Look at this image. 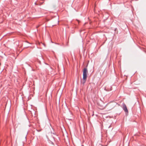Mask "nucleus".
<instances>
[{
	"mask_svg": "<svg viewBox=\"0 0 146 146\" xmlns=\"http://www.w3.org/2000/svg\"><path fill=\"white\" fill-rule=\"evenodd\" d=\"M88 72V70L87 68H84L83 71V79L84 80L86 79L87 77V73Z\"/></svg>",
	"mask_w": 146,
	"mask_h": 146,
	"instance_id": "f257e3e1",
	"label": "nucleus"
},
{
	"mask_svg": "<svg viewBox=\"0 0 146 146\" xmlns=\"http://www.w3.org/2000/svg\"><path fill=\"white\" fill-rule=\"evenodd\" d=\"M122 108L125 112H128V111L126 105L124 103L122 104Z\"/></svg>",
	"mask_w": 146,
	"mask_h": 146,
	"instance_id": "f03ea898",
	"label": "nucleus"
},
{
	"mask_svg": "<svg viewBox=\"0 0 146 146\" xmlns=\"http://www.w3.org/2000/svg\"><path fill=\"white\" fill-rule=\"evenodd\" d=\"M86 80V79L85 80H84L83 79V82H82V83L83 84H84V83L85 82Z\"/></svg>",
	"mask_w": 146,
	"mask_h": 146,
	"instance_id": "7ed1b4c3",
	"label": "nucleus"
},
{
	"mask_svg": "<svg viewBox=\"0 0 146 146\" xmlns=\"http://www.w3.org/2000/svg\"><path fill=\"white\" fill-rule=\"evenodd\" d=\"M110 127H111V125H110V126H109V128Z\"/></svg>",
	"mask_w": 146,
	"mask_h": 146,
	"instance_id": "20e7f679",
	"label": "nucleus"
}]
</instances>
